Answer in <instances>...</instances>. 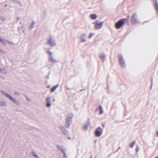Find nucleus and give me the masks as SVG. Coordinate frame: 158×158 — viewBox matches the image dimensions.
Wrapping results in <instances>:
<instances>
[{
  "label": "nucleus",
  "instance_id": "32",
  "mask_svg": "<svg viewBox=\"0 0 158 158\" xmlns=\"http://www.w3.org/2000/svg\"><path fill=\"white\" fill-rule=\"evenodd\" d=\"M151 87H150V89H152V84H153V82H152V80L151 81Z\"/></svg>",
  "mask_w": 158,
  "mask_h": 158
},
{
  "label": "nucleus",
  "instance_id": "11",
  "mask_svg": "<svg viewBox=\"0 0 158 158\" xmlns=\"http://www.w3.org/2000/svg\"><path fill=\"white\" fill-rule=\"evenodd\" d=\"M152 3L157 12H158V3L156 0H152Z\"/></svg>",
  "mask_w": 158,
  "mask_h": 158
},
{
  "label": "nucleus",
  "instance_id": "38",
  "mask_svg": "<svg viewBox=\"0 0 158 158\" xmlns=\"http://www.w3.org/2000/svg\"><path fill=\"white\" fill-rule=\"evenodd\" d=\"M118 150H119V149H118L116 151H117V152L118 151Z\"/></svg>",
  "mask_w": 158,
  "mask_h": 158
},
{
  "label": "nucleus",
  "instance_id": "15",
  "mask_svg": "<svg viewBox=\"0 0 158 158\" xmlns=\"http://www.w3.org/2000/svg\"><path fill=\"white\" fill-rule=\"evenodd\" d=\"M97 17V15L96 14H92L90 15V18L92 19H96Z\"/></svg>",
  "mask_w": 158,
  "mask_h": 158
},
{
  "label": "nucleus",
  "instance_id": "20",
  "mask_svg": "<svg viewBox=\"0 0 158 158\" xmlns=\"http://www.w3.org/2000/svg\"><path fill=\"white\" fill-rule=\"evenodd\" d=\"M0 72L1 73L6 74L7 73V71L4 69H2L0 68Z\"/></svg>",
  "mask_w": 158,
  "mask_h": 158
},
{
  "label": "nucleus",
  "instance_id": "30",
  "mask_svg": "<svg viewBox=\"0 0 158 158\" xmlns=\"http://www.w3.org/2000/svg\"><path fill=\"white\" fill-rule=\"evenodd\" d=\"M6 41L7 42V43L8 44H12V45H14V44L13 43L11 42H10V41H8V40H6Z\"/></svg>",
  "mask_w": 158,
  "mask_h": 158
},
{
  "label": "nucleus",
  "instance_id": "40",
  "mask_svg": "<svg viewBox=\"0 0 158 158\" xmlns=\"http://www.w3.org/2000/svg\"><path fill=\"white\" fill-rule=\"evenodd\" d=\"M68 139H70V137H69V138H68Z\"/></svg>",
  "mask_w": 158,
  "mask_h": 158
},
{
  "label": "nucleus",
  "instance_id": "18",
  "mask_svg": "<svg viewBox=\"0 0 158 158\" xmlns=\"http://www.w3.org/2000/svg\"><path fill=\"white\" fill-rule=\"evenodd\" d=\"M57 148L60 151H61L62 152H65V150L64 148H63L61 146H60L59 145H57Z\"/></svg>",
  "mask_w": 158,
  "mask_h": 158
},
{
  "label": "nucleus",
  "instance_id": "1",
  "mask_svg": "<svg viewBox=\"0 0 158 158\" xmlns=\"http://www.w3.org/2000/svg\"><path fill=\"white\" fill-rule=\"evenodd\" d=\"M0 92L3 95L8 98L10 101L15 104L16 106H19V105L20 103L19 102L14 98L11 95L2 90H1Z\"/></svg>",
  "mask_w": 158,
  "mask_h": 158
},
{
  "label": "nucleus",
  "instance_id": "12",
  "mask_svg": "<svg viewBox=\"0 0 158 158\" xmlns=\"http://www.w3.org/2000/svg\"><path fill=\"white\" fill-rule=\"evenodd\" d=\"M51 98L50 96H48L46 98V106L48 107H50L51 104L50 102Z\"/></svg>",
  "mask_w": 158,
  "mask_h": 158
},
{
  "label": "nucleus",
  "instance_id": "41",
  "mask_svg": "<svg viewBox=\"0 0 158 158\" xmlns=\"http://www.w3.org/2000/svg\"><path fill=\"white\" fill-rule=\"evenodd\" d=\"M120 147H119L118 148V149H120Z\"/></svg>",
  "mask_w": 158,
  "mask_h": 158
},
{
  "label": "nucleus",
  "instance_id": "28",
  "mask_svg": "<svg viewBox=\"0 0 158 158\" xmlns=\"http://www.w3.org/2000/svg\"><path fill=\"white\" fill-rule=\"evenodd\" d=\"M93 35H94V34L93 33H90L89 34V38H92L93 36Z\"/></svg>",
  "mask_w": 158,
  "mask_h": 158
},
{
  "label": "nucleus",
  "instance_id": "7",
  "mask_svg": "<svg viewBox=\"0 0 158 158\" xmlns=\"http://www.w3.org/2000/svg\"><path fill=\"white\" fill-rule=\"evenodd\" d=\"M126 19H122L119 20L115 24V27L117 29L120 28L122 26L123 24L124 23V20H126Z\"/></svg>",
  "mask_w": 158,
  "mask_h": 158
},
{
  "label": "nucleus",
  "instance_id": "36",
  "mask_svg": "<svg viewBox=\"0 0 158 158\" xmlns=\"http://www.w3.org/2000/svg\"><path fill=\"white\" fill-rule=\"evenodd\" d=\"M102 126L103 127H104V125L103 124H102Z\"/></svg>",
  "mask_w": 158,
  "mask_h": 158
},
{
  "label": "nucleus",
  "instance_id": "16",
  "mask_svg": "<svg viewBox=\"0 0 158 158\" xmlns=\"http://www.w3.org/2000/svg\"><path fill=\"white\" fill-rule=\"evenodd\" d=\"M59 86V84H57L56 85L54 86L51 89V92H53Z\"/></svg>",
  "mask_w": 158,
  "mask_h": 158
},
{
  "label": "nucleus",
  "instance_id": "39",
  "mask_svg": "<svg viewBox=\"0 0 158 158\" xmlns=\"http://www.w3.org/2000/svg\"><path fill=\"white\" fill-rule=\"evenodd\" d=\"M155 158H158V156L156 157Z\"/></svg>",
  "mask_w": 158,
  "mask_h": 158
},
{
  "label": "nucleus",
  "instance_id": "10",
  "mask_svg": "<svg viewBox=\"0 0 158 158\" xmlns=\"http://www.w3.org/2000/svg\"><path fill=\"white\" fill-rule=\"evenodd\" d=\"M59 128L64 135H66L68 133V131L66 130L64 127L60 126L59 127Z\"/></svg>",
  "mask_w": 158,
  "mask_h": 158
},
{
  "label": "nucleus",
  "instance_id": "21",
  "mask_svg": "<svg viewBox=\"0 0 158 158\" xmlns=\"http://www.w3.org/2000/svg\"><path fill=\"white\" fill-rule=\"evenodd\" d=\"M99 114H102L103 113V110L101 105L99 106Z\"/></svg>",
  "mask_w": 158,
  "mask_h": 158
},
{
  "label": "nucleus",
  "instance_id": "25",
  "mask_svg": "<svg viewBox=\"0 0 158 158\" xmlns=\"http://www.w3.org/2000/svg\"><path fill=\"white\" fill-rule=\"evenodd\" d=\"M0 19L3 22H4L6 21V19L4 17L1 16H0Z\"/></svg>",
  "mask_w": 158,
  "mask_h": 158
},
{
  "label": "nucleus",
  "instance_id": "9",
  "mask_svg": "<svg viewBox=\"0 0 158 158\" xmlns=\"http://www.w3.org/2000/svg\"><path fill=\"white\" fill-rule=\"evenodd\" d=\"M102 129L100 127H98L95 130V134L97 137L101 136L102 133Z\"/></svg>",
  "mask_w": 158,
  "mask_h": 158
},
{
  "label": "nucleus",
  "instance_id": "43",
  "mask_svg": "<svg viewBox=\"0 0 158 158\" xmlns=\"http://www.w3.org/2000/svg\"><path fill=\"white\" fill-rule=\"evenodd\" d=\"M129 17V16H128L127 18H128Z\"/></svg>",
  "mask_w": 158,
  "mask_h": 158
},
{
  "label": "nucleus",
  "instance_id": "14",
  "mask_svg": "<svg viewBox=\"0 0 158 158\" xmlns=\"http://www.w3.org/2000/svg\"><path fill=\"white\" fill-rule=\"evenodd\" d=\"M99 57L102 60V62H104L106 57L105 54L104 53L100 54L99 55Z\"/></svg>",
  "mask_w": 158,
  "mask_h": 158
},
{
  "label": "nucleus",
  "instance_id": "24",
  "mask_svg": "<svg viewBox=\"0 0 158 158\" xmlns=\"http://www.w3.org/2000/svg\"><path fill=\"white\" fill-rule=\"evenodd\" d=\"M32 153L34 156L36 157V158H39L38 156L34 152H32Z\"/></svg>",
  "mask_w": 158,
  "mask_h": 158
},
{
  "label": "nucleus",
  "instance_id": "27",
  "mask_svg": "<svg viewBox=\"0 0 158 158\" xmlns=\"http://www.w3.org/2000/svg\"><path fill=\"white\" fill-rule=\"evenodd\" d=\"M14 94L15 95H20V93H19V92H18L17 91L14 92Z\"/></svg>",
  "mask_w": 158,
  "mask_h": 158
},
{
  "label": "nucleus",
  "instance_id": "37",
  "mask_svg": "<svg viewBox=\"0 0 158 158\" xmlns=\"http://www.w3.org/2000/svg\"><path fill=\"white\" fill-rule=\"evenodd\" d=\"M92 155H91V156L90 157V158H92Z\"/></svg>",
  "mask_w": 158,
  "mask_h": 158
},
{
  "label": "nucleus",
  "instance_id": "35",
  "mask_svg": "<svg viewBox=\"0 0 158 158\" xmlns=\"http://www.w3.org/2000/svg\"><path fill=\"white\" fill-rule=\"evenodd\" d=\"M156 135H157V136H158V130L157 131V132H156Z\"/></svg>",
  "mask_w": 158,
  "mask_h": 158
},
{
  "label": "nucleus",
  "instance_id": "29",
  "mask_svg": "<svg viewBox=\"0 0 158 158\" xmlns=\"http://www.w3.org/2000/svg\"><path fill=\"white\" fill-rule=\"evenodd\" d=\"M24 96L25 97L27 100L28 102H30L31 101L30 99L28 98L27 97L26 95H24Z\"/></svg>",
  "mask_w": 158,
  "mask_h": 158
},
{
  "label": "nucleus",
  "instance_id": "2",
  "mask_svg": "<svg viewBox=\"0 0 158 158\" xmlns=\"http://www.w3.org/2000/svg\"><path fill=\"white\" fill-rule=\"evenodd\" d=\"M73 116V114L70 113L66 117L65 120V127L67 128H69L72 123V119Z\"/></svg>",
  "mask_w": 158,
  "mask_h": 158
},
{
  "label": "nucleus",
  "instance_id": "34",
  "mask_svg": "<svg viewBox=\"0 0 158 158\" xmlns=\"http://www.w3.org/2000/svg\"><path fill=\"white\" fill-rule=\"evenodd\" d=\"M19 17H16V19L17 20H19Z\"/></svg>",
  "mask_w": 158,
  "mask_h": 158
},
{
  "label": "nucleus",
  "instance_id": "3",
  "mask_svg": "<svg viewBox=\"0 0 158 158\" xmlns=\"http://www.w3.org/2000/svg\"><path fill=\"white\" fill-rule=\"evenodd\" d=\"M46 53L48 55V61L52 63H55L58 61L56 60L53 57L52 52L50 51H46Z\"/></svg>",
  "mask_w": 158,
  "mask_h": 158
},
{
  "label": "nucleus",
  "instance_id": "31",
  "mask_svg": "<svg viewBox=\"0 0 158 158\" xmlns=\"http://www.w3.org/2000/svg\"><path fill=\"white\" fill-rule=\"evenodd\" d=\"M0 52L2 53H5V52L3 50L0 49Z\"/></svg>",
  "mask_w": 158,
  "mask_h": 158
},
{
  "label": "nucleus",
  "instance_id": "4",
  "mask_svg": "<svg viewBox=\"0 0 158 158\" xmlns=\"http://www.w3.org/2000/svg\"><path fill=\"white\" fill-rule=\"evenodd\" d=\"M139 20L137 19V15L134 13L132 14L131 18V23L133 25L137 24L140 23Z\"/></svg>",
  "mask_w": 158,
  "mask_h": 158
},
{
  "label": "nucleus",
  "instance_id": "6",
  "mask_svg": "<svg viewBox=\"0 0 158 158\" xmlns=\"http://www.w3.org/2000/svg\"><path fill=\"white\" fill-rule=\"evenodd\" d=\"M47 44L51 47H53L56 44L55 40L53 38L51 37H49L47 39Z\"/></svg>",
  "mask_w": 158,
  "mask_h": 158
},
{
  "label": "nucleus",
  "instance_id": "33",
  "mask_svg": "<svg viewBox=\"0 0 158 158\" xmlns=\"http://www.w3.org/2000/svg\"><path fill=\"white\" fill-rule=\"evenodd\" d=\"M138 148H137L136 149V152H137L138 151Z\"/></svg>",
  "mask_w": 158,
  "mask_h": 158
},
{
  "label": "nucleus",
  "instance_id": "42",
  "mask_svg": "<svg viewBox=\"0 0 158 158\" xmlns=\"http://www.w3.org/2000/svg\"><path fill=\"white\" fill-rule=\"evenodd\" d=\"M53 101H55V99H54V100H53Z\"/></svg>",
  "mask_w": 158,
  "mask_h": 158
},
{
  "label": "nucleus",
  "instance_id": "13",
  "mask_svg": "<svg viewBox=\"0 0 158 158\" xmlns=\"http://www.w3.org/2000/svg\"><path fill=\"white\" fill-rule=\"evenodd\" d=\"M86 37V35L85 33H83L81 36V41L82 42H85Z\"/></svg>",
  "mask_w": 158,
  "mask_h": 158
},
{
  "label": "nucleus",
  "instance_id": "19",
  "mask_svg": "<svg viewBox=\"0 0 158 158\" xmlns=\"http://www.w3.org/2000/svg\"><path fill=\"white\" fill-rule=\"evenodd\" d=\"M88 124H84L83 127L82 128L84 130L86 131L88 130Z\"/></svg>",
  "mask_w": 158,
  "mask_h": 158
},
{
  "label": "nucleus",
  "instance_id": "26",
  "mask_svg": "<svg viewBox=\"0 0 158 158\" xmlns=\"http://www.w3.org/2000/svg\"><path fill=\"white\" fill-rule=\"evenodd\" d=\"M64 158H68L66 154L65 151L63 152Z\"/></svg>",
  "mask_w": 158,
  "mask_h": 158
},
{
  "label": "nucleus",
  "instance_id": "8",
  "mask_svg": "<svg viewBox=\"0 0 158 158\" xmlns=\"http://www.w3.org/2000/svg\"><path fill=\"white\" fill-rule=\"evenodd\" d=\"M103 23V22L98 23V20H96L95 22L93 23V24H95V28L97 29H98L101 28Z\"/></svg>",
  "mask_w": 158,
  "mask_h": 158
},
{
  "label": "nucleus",
  "instance_id": "17",
  "mask_svg": "<svg viewBox=\"0 0 158 158\" xmlns=\"http://www.w3.org/2000/svg\"><path fill=\"white\" fill-rule=\"evenodd\" d=\"M7 105L6 103L4 101H0V106H5Z\"/></svg>",
  "mask_w": 158,
  "mask_h": 158
},
{
  "label": "nucleus",
  "instance_id": "5",
  "mask_svg": "<svg viewBox=\"0 0 158 158\" xmlns=\"http://www.w3.org/2000/svg\"><path fill=\"white\" fill-rule=\"evenodd\" d=\"M118 58L120 66L122 68H124L126 66L125 62L123 59V56L121 55H118Z\"/></svg>",
  "mask_w": 158,
  "mask_h": 158
},
{
  "label": "nucleus",
  "instance_id": "22",
  "mask_svg": "<svg viewBox=\"0 0 158 158\" xmlns=\"http://www.w3.org/2000/svg\"><path fill=\"white\" fill-rule=\"evenodd\" d=\"M35 21L34 20H32V22L29 27V28L31 29H32L33 27V26L35 25Z\"/></svg>",
  "mask_w": 158,
  "mask_h": 158
},
{
  "label": "nucleus",
  "instance_id": "23",
  "mask_svg": "<svg viewBox=\"0 0 158 158\" xmlns=\"http://www.w3.org/2000/svg\"><path fill=\"white\" fill-rule=\"evenodd\" d=\"M135 140H134L132 141V143L130 144L129 146L131 148H133L135 144Z\"/></svg>",
  "mask_w": 158,
  "mask_h": 158
}]
</instances>
